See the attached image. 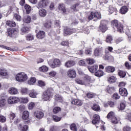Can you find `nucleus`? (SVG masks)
Here are the masks:
<instances>
[{
	"label": "nucleus",
	"instance_id": "f257e3e1",
	"mask_svg": "<svg viewBox=\"0 0 131 131\" xmlns=\"http://www.w3.org/2000/svg\"><path fill=\"white\" fill-rule=\"evenodd\" d=\"M54 96V89L49 88L45 90L42 95V99L43 101H50Z\"/></svg>",
	"mask_w": 131,
	"mask_h": 131
},
{
	"label": "nucleus",
	"instance_id": "f03ea898",
	"mask_svg": "<svg viewBox=\"0 0 131 131\" xmlns=\"http://www.w3.org/2000/svg\"><path fill=\"white\" fill-rule=\"evenodd\" d=\"M111 25L113 28H117V31L119 33H124L123 25L122 23L119 22L118 20L114 19L111 21Z\"/></svg>",
	"mask_w": 131,
	"mask_h": 131
},
{
	"label": "nucleus",
	"instance_id": "7ed1b4c3",
	"mask_svg": "<svg viewBox=\"0 0 131 131\" xmlns=\"http://www.w3.org/2000/svg\"><path fill=\"white\" fill-rule=\"evenodd\" d=\"M93 21H97L99 20H101L102 19V15L101 13L97 11H92L88 17V21H91V20H93Z\"/></svg>",
	"mask_w": 131,
	"mask_h": 131
},
{
	"label": "nucleus",
	"instance_id": "20e7f679",
	"mask_svg": "<svg viewBox=\"0 0 131 131\" xmlns=\"http://www.w3.org/2000/svg\"><path fill=\"white\" fill-rule=\"evenodd\" d=\"M15 78L18 82H25L28 79V76L25 73H19L16 75Z\"/></svg>",
	"mask_w": 131,
	"mask_h": 131
},
{
	"label": "nucleus",
	"instance_id": "39448f33",
	"mask_svg": "<svg viewBox=\"0 0 131 131\" xmlns=\"http://www.w3.org/2000/svg\"><path fill=\"white\" fill-rule=\"evenodd\" d=\"M19 31L16 28H9L7 29V34L10 37H16Z\"/></svg>",
	"mask_w": 131,
	"mask_h": 131
},
{
	"label": "nucleus",
	"instance_id": "423d86ee",
	"mask_svg": "<svg viewBox=\"0 0 131 131\" xmlns=\"http://www.w3.org/2000/svg\"><path fill=\"white\" fill-rule=\"evenodd\" d=\"M104 54V50H103V47H97L94 50L93 56L94 57H102Z\"/></svg>",
	"mask_w": 131,
	"mask_h": 131
},
{
	"label": "nucleus",
	"instance_id": "0eeeda50",
	"mask_svg": "<svg viewBox=\"0 0 131 131\" xmlns=\"http://www.w3.org/2000/svg\"><path fill=\"white\" fill-rule=\"evenodd\" d=\"M99 30L102 33L106 32L108 30V27L106 25L105 20H101L100 25L99 26Z\"/></svg>",
	"mask_w": 131,
	"mask_h": 131
},
{
	"label": "nucleus",
	"instance_id": "6e6552de",
	"mask_svg": "<svg viewBox=\"0 0 131 131\" xmlns=\"http://www.w3.org/2000/svg\"><path fill=\"white\" fill-rule=\"evenodd\" d=\"M49 5L48 0H41L38 2L36 7L37 9H42V8H46Z\"/></svg>",
	"mask_w": 131,
	"mask_h": 131
},
{
	"label": "nucleus",
	"instance_id": "1a4fd4ad",
	"mask_svg": "<svg viewBox=\"0 0 131 131\" xmlns=\"http://www.w3.org/2000/svg\"><path fill=\"white\" fill-rule=\"evenodd\" d=\"M101 121V119L100 118V116L99 115H94L93 117L92 123L96 126L97 128L99 127V123Z\"/></svg>",
	"mask_w": 131,
	"mask_h": 131
},
{
	"label": "nucleus",
	"instance_id": "9d476101",
	"mask_svg": "<svg viewBox=\"0 0 131 131\" xmlns=\"http://www.w3.org/2000/svg\"><path fill=\"white\" fill-rule=\"evenodd\" d=\"M20 102V98L16 97L10 96L8 99V103L9 104H16Z\"/></svg>",
	"mask_w": 131,
	"mask_h": 131
},
{
	"label": "nucleus",
	"instance_id": "9b49d317",
	"mask_svg": "<svg viewBox=\"0 0 131 131\" xmlns=\"http://www.w3.org/2000/svg\"><path fill=\"white\" fill-rule=\"evenodd\" d=\"M61 64H62V63L60 59L55 58L53 60V63H50V66L51 68H57V67H60Z\"/></svg>",
	"mask_w": 131,
	"mask_h": 131
},
{
	"label": "nucleus",
	"instance_id": "f8f14e48",
	"mask_svg": "<svg viewBox=\"0 0 131 131\" xmlns=\"http://www.w3.org/2000/svg\"><path fill=\"white\" fill-rule=\"evenodd\" d=\"M106 117L108 119H111L112 123H114V124L118 123V121L120 120L119 118H117L114 115H107Z\"/></svg>",
	"mask_w": 131,
	"mask_h": 131
},
{
	"label": "nucleus",
	"instance_id": "ddd939ff",
	"mask_svg": "<svg viewBox=\"0 0 131 131\" xmlns=\"http://www.w3.org/2000/svg\"><path fill=\"white\" fill-rule=\"evenodd\" d=\"M74 32H75V29H70L67 27L64 29V36H67V35H71V34L74 33Z\"/></svg>",
	"mask_w": 131,
	"mask_h": 131
},
{
	"label": "nucleus",
	"instance_id": "4468645a",
	"mask_svg": "<svg viewBox=\"0 0 131 131\" xmlns=\"http://www.w3.org/2000/svg\"><path fill=\"white\" fill-rule=\"evenodd\" d=\"M68 76L70 78H75L76 77V72L73 69H70L67 72Z\"/></svg>",
	"mask_w": 131,
	"mask_h": 131
},
{
	"label": "nucleus",
	"instance_id": "2eb2a0df",
	"mask_svg": "<svg viewBox=\"0 0 131 131\" xmlns=\"http://www.w3.org/2000/svg\"><path fill=\"white\" fill-rule=\"evenodd\" d=\"M119 93L122 97H127L128 93H127V90L124 88H120L119 89Z\"/></svg>",
	"mask_w": 131,
	"mask_h": 131
},
{
	"label": "nucleus",
	"instance_id": "dca6fc26",
	"mask_svg": "<svg viewBox=\"0 0 131 131\" xmlns=\"http://www.w3.org/2000/svg\"><path fill=\"white\" fill-rule=\"evenodd\" d=\"M71 103L73 105H76V106H82V104H83L81 100L75 98L72 99Z\"/></svg>",
	"mask_w": 131,
	"mask_h": 131
},
{
	"label": "nucleus",
	"instance_id": "f3484780",
	"mask_svg": "<svg viewBox=\"0 0 131 131\" xmlns=\"http://www.w3.org/2000/svg\"><path fill=\"white\" fill-rule=\"evenodd\" d=\"M76 63L73 60H68V61L64 63V66L67 68H71V67H73L74 65H75Z\"/></svg>",
	"mask_w": 131,
	"mask_h": 131
},
{
	"label": "nucleus",
	"instance_id": "a211bd4d",
	"mask_svg": "<svg viewBox=\"0 0 131 131\" xmlns=\"http://www.w3.org/2000/svg\"><path fill=\"white\" fill-rule=\"evenodd\" d=\"M37 38L38 39H42L46 36V32L43 31H39L36 35Z\"/></svg>",
	"mask_w": 131,
	"mask_h": 131
},
{
	"label": "nucleus",
	"instance_id": "6ab92c4d",
	"mask_svg": "<svg viewBox=\"0 0 131 131\" xmlns=\"http://www.w3.org/2000/svg\"><path fill=\"white\" fill-rule=\"evenodd\" d=\"M88 70H89L90 72H91L92 73H96V72L98 69V65L94 64L93 66H89L88 67Z\"/></svg>",
	"mask_w": 131,
	"mask_h": 131
},
{
	"label": "nucleus",
	"instance_id": "aec40b11",
	"mask_svg": "<svg viewBox=\"0 0 131 131\" xmlns=\"http://www.w3.org/2000/svg\"><path fill=\"white\" fill-rule=\"evenodd\" d=\"M58 9L59 10V11L62 12L63 14H66V12H67L66 7H65V5H64V4H59Z\"/></svg>",
	"mask_w": 131,
	"mask_h": 131
},
{
	"label": "nucleus",
	"instance_id": "412c9836",
	"mask_svg": "<svg viewBox=\"0 0 131 131\" xmlns=\"http://www.w3.org/2000/svg\"><path fill=\"white\" fill-rule=\"evenodd\" d=\"M105 70L107 73H113L115 71V67L107 66L105 68Z\"/></svg>",
	"mask_w": 131,
	"mask_h": 131
},
{
	"label": "nucleus",
	"instance_id": "4be33fe9",
	"mask_svg": "<svg viewBox=\"0 0 131 131\" xmlns=\"http://www.w3.org/2000/svg\"><path fill=\"white\" fill-rule=\"evenodd\" d=\"M38 95V93H37V91L34 90H31L29 94V97H30V98H36V96H37Z\"/></svg>",
	"mask_w": 131,
	"mask_h": 131
},
{
	"label": "nucleus",
	"instance_id": "5701e85b",
	"mask_svg": "<svg viewBox=\"0 0 131 131\" xmlns=\"http://www.w3.org/2000/svg\"><path fill=\"white\" fill-rule=\"evenodd\" d=\"M8 93L10 95H17L18 94V90L14 87H11L9 89Z\"/></svg>",
	"mask_w": 131,
	"mask_h": 131
},
{
	"label": "nucleus",
	"instance_id": "b1692460",
	"mask_svg": "<svg viewBox=\"0 0 131 131\" xmlns=\"http://www.w3.org/2000/svg\"><path fill=\"white\" fill-rule=\"evenodd\" d=\"M128 12V8L127 6H123L120 9V13L122 14V15H124V14H126Z\"/></svg>",
	"mask_w": 131,
	"mask_h": 131
},
{
	"label": "nucleus",
	"instance_id": "393cba45",
	"mask_svg": "<svg viewBox=\"0 0 131 131\" xmlns=\"http://www.w3.org/2000/svg\"><path fill=\"white\" fill-rule=\"evenodd\" d=\"M105 92H106V93H108V94L111 95V94H113V93L115 92V88L114 86L110 87L109 86H107V87L105 89Z\"/></svg>",
	"mask_w": 131,
	"mask_h": 131
},
{
	"label": "nucleus",
	"instance_id": "a878e982",
	"mask_svg": "<svg viewBox=\"0 0 131 131\" xmlns=\"http://www.w3.org/2000/svg\"><path fill=\"white\" fill-rule=\"evenodd\" d=\"M63 117H64V116L61 115H53L52 116V118L54 121H55V122H58L60 121L61 119L63 118Z\"/></svg>",
	"mask_w": 131,
	"mask_h": 131
},
{
	"label": "nucleus",
	"instance_id": "bb28decb",
	"mask_svg": "<svg viewBox=\"0 0 131 131\" xmlns=\"http://www.w3.org/2000/svg\"><path fill=\"white\" fill-rule=\"evenodd\" d=\"M83 85H88V84H90V82H91V78L89 76H85L83 78Z\"/></svg>",
	"mask_w": 131,
	"mask_h": 131
},
{
	"label": "nucleus",
	"instance_id": "cd10ccee",
	"mask_svg": "<svg viewBox=\"0 0 131 131\" xmlns=\"http://www.w3.org/2000/svg\"><path fill=\"white\" fill-rule=\"evenodd\" d=\"M111 58V56H110V54H109V51L108 50H105V55L103 56V59L104 60L109 61Z\"/></svg>",
	"mask_w": 131,
	"mask_h": 131
},
{
	"label": "nucleus",
	"instance_id": "c85d7f7f",
	"mask_svg": "<svg viewBox=\"0 0 131 131\" xmlns=\"http://www.w3.org/2000/svg\"><path fill=\"white\" fill-rule=\"evenodd\" d=\"M24 9L26 10L27 15H29L31 12V6L28 4H25L24 6Z\"/></svg>",
	"mask_w": 131,
	"mask_h": 131
},
{
	"label": "nucleus",
	"instance_id": "c756f323",
	"mask_svg": "<svg viewBox=\"0 0 131 131\" xmlns=\"http://www.w3.org/2000/svg\"><path fill=\"white\" fill-rule=\"evenodd\" d=\"M79 6H80V3H76L71 7V10H73L75 12H77V11H78L77 9L79 8Z\"/></svg>",
	"mask_w": 131,
	"mask_h": 131
},
{
	"label": "nucleus",
	"instance_id": "7c9ffc66",
	"mask_svg": "<svg viewBox=\"0 0 131 131\" xmlns=\"http://www.w3.org/2000/svg\"><path fill=\"white\" fill-rule=\"evenodd\" d=\"M0 76H8V70L5 69H0Z\"/></svg>",
	"mask_w": 131,
	"mask_h": 131
},
{
	"label": "nucleus",
	"instance_id": "2f4dec72",
	"mask_svg": "<svg viewBox=\"0 0 131 131\" xmlns=\"http://www.w3.org/2000/svg\"><path fill=\"white\" fill-rule=\"evenodd\" d=\"M112 40H113V37L111 35H107L105 38V42L107 43H112Z\"/></svg>",
	"mask_w": 131,
	"mask_h": 131
},
{
	"label": "nucleus",
	"instance_id": "473e14b6",
	"mask_svg": "<svg viewBox=\"0 0 131 131\" xmlns=\"http://www.w3.org/2000/svg\"><path fill=\"white\" fill-rule=\"evenodd\" d=\"M23 21L25 23L29 24V23H30V22H31V17H30V16L29 15L24 16L23 18Z\"/></svg>",
	"mask_w": 131,
	"mask_h": 131
},
{
	"label": "nucleus",
	"instance_id": "72a5a7b5",
	"mask_svg": "<svg viewBox=\"0 0 131 131\" xmlns=\"http://www.w3.org/2000/svg\"><path fill=\"white\" fill-rule=\"evenodd\" d=\"M95 75L97 77H101L104 75V72L101 70H98L95 72Z\"/></svg>",
	"mask_w": 131,
	"mask_h": 131
},
{
	"label": "nucleus",
	"instance_id": "f704fd0d",
	"mask_svg": "<svg viewBox=\"0 0 131 131\" xmlns=\"http://www.w3.org/2000/svg\"><path fill=\"white\" fill-rule=\"evenodd\" d=\"M20 31H21L23 33H28V32L30 31V27L27 26L23 27L21 28Z\"/></svg>",
	"mask_w": 131,
	"mask_h": 131
},
{
	"label": "nucleus",
	"instance_id": "c9c22d12",
	"mask_svg": "<svg viewBox=\"0 0 131 131\" xmlns=\"http://www.w3.org/2000/svg\"><path fill=\"white\" fill-rule=\"evenodd\" d=\"M39 15L40 17H46L47 16V10L45 9H41L39 11Z\"/></svg>",
	"mask_w": 131,
	"mask_h": 131
},
{
	"label": "nucleus",
	"instance_id": "e433bc0d",
	"mask_svg": "<svg viewBox=\"0 0 131 131\" xmlns=\"http://www.w3.org/2000/svg\"><path fill=\"white\" fill-rule=\"evenodd\" d=\"M6 25L9 27H15L16 26V23L14 21L7 20L6 21Z\"/></svg>",
	"mask_w": 131,
	"mask_h": 131
},
{
	"label": "nucleus",
	"instance_id": "4c0bfd02",
	"mask_svg": "<svg viewBox=\"0 0 131 131\" xmlns=\"http://www.w3.org/2000/svg\"><path fill=\"white\" fill-rule=\"evenodd\" d=\"M26 40L28 41H30L31 40H34V36L31 34H29L25 36Z\"/></svg>",
	"mask_w": 131,
	"mask_h": 131
},
{
	"label": "nucleus",
	"instance_id": "58836bf2",
	"mask_svg": "<svg viewBox=\"0 0 131 131\" xmlns=\"http://www.w3.org/2000/svg\"><path fill=\"white\" fill-rule=\"evenodd\" d=\"M19 102L21 104H27L29 102V100L27 97H22L19 99Z\"/></svg>",
	"mask_w": 131,
	"mask_h": 131
},
{
	"label": "nucleus",
	"instance_id": "ea45409f",
	"mask_svg": "<svg viewBox=\"0 0 131 131\" xmlns=\"http://www.w3.org/2000/svg\"><path fill=\"white\" fill-rule=\"evenodd\" d=\"M86 97L88 98V99H94L95 97H96V93L93 92H89L86 94Z\"/></svg>",
	"mask_w": 131,
	"mask_h": 131
},
{
	"label": "nucleus",
	"instance_id": "a19ab883",
	"mask_svg": "<svg viewBox=\"0 0 131 131\" xmlns=\"http://www.w3.org/2000/svg\"><path fill=\"white\" fill-rule=\"evenodd\" d=\"M36 82V78L35 77H31L30 80L28 81V83L30 85L34 84Z\"/></svg>",
	"mask_w": 131,
	"mask_h": 131
},
{
	"label": "nucleus",
	"instance_id": "79ce46f5",
	"mask_svg": "<svg viewBox=\"0 0 131 131\" xmlns=\"http://www.w3.org/2000/svg\"><path fill=\"white\" fill-rule=\"evenodd\" d=\"M39 70L40 72H48L49 71V68L46 66H42L39 68Z\"/></svg>",
	"mask_w": 131,
	"mask_h": 131
},
{
	"label": "nucleus",
	"instance_id": "37998d69",
	"mask_svg": "<svg viewBox=\"0 0 131 131\" xmlns=\"http://www.w3.org/2000/svg\"><path fill=\"white\" fill-rule=\"evenodd\" d=\"M118 75L121 78H124L126 76V73L123 71L119 70Z\"/></svg>",
	"mask_w": 131,
	"mask_h": 131
},
{
	"label": "nucleus",
	"instance_id": "c03bdc74",
	"mask_svg": "<svg viewBox=\"0 0 131 131\" xmlns=\"http://www.w3.org/2000/svg\"><path fill=\"white\" fill-rule=\"evenodd\" d=\"M62 110V108L59 106H55L53 110V112L54 114H57V113H59V112H61Z\"/></svg>",
	"mask_w": 131,
	"mask_h": 131
},
{
	"label": "nucleus",
	"instance_id": "a18cd8bd",
	"mask_svg": "<svg viewBox=\"0 0 131 131\" xmlns=\"http://www.w3.org/2000/svg\"><path fill=\"white\" fill-rule=\"evenodd\" d=\"M125 107H126V104H125V102H120V105L118 106V109H119V110H124V109H125Z\"/></svg>",
	"mask_w": 131,
	"mask_h": 131
},
{
	"label": "nucleus",
	"instance_id": "49530a36",
	"mask_svg": "<svg viewBox=\"0 0 131 131\" xmlns=\"http://www.w3.org/2000/svg\"><path fill=\"white\" fill-rule=\"evenodd\" d=\"M85 61L89 65H93L95 63V59L94 58H86Z\"/></svg>",
	"mask_w": 131,
	"mask_h": 131
},
{
	"label": "nucleus",
	"instance_id": "de8ad7c7",
	"mask_svg": "<svg viewBox=\"0 0 131 131\" xmlns=\"http://www.w3.org/2000/svg\"><path fill=\"white\" fill-rule=\"evenodd\" d=\"M75 82L78 84H81V85H83V83H84L83 79H81L80 78H76L75 79Z\"/></svg>",
	"mask_w": 131,
	"mask_h": 131
},
{
	"label": "nucleus",
	"instance_id": "09e8293b",
	"mask_svg": "<svg viewBox=\"0 0 131 131\" xmlns=\"http://www.w3.org/2000/svg\"><path fill=\"white\" fill-rule=\"evenodd\" d=\"M34 107H35V103L34 102H30L28 105L29 110H33Z\"/></svg>",
	"mask_w": 131,
	"mask_h": 131
},
{
	"label": "nucleus",
	"instance_id": "8fccbe9b",
	"mask_svg": "<svg viewBox=\"0 0 131 131\" xmlns=\"http://www.w3.org/2000/svg\"><path fill=\"white\" fill-rule=\"evenodd\" d=\"M20 93L21 95H28V89L27 88H21L20 90Z\"/></svg>",
	"mask_w": 131,
	"mask_h": 131
},
{
	"label": "nucleus",
	"instance_id": "3c124183",
	"mask_svg": "<svg viewBox=\"0 0 131 131\" xmlns=\"http://www.w3.org/2000/svg\"><path fill=\"white\" fill-rule=\"evenodd\" d=\"M54 98L56 102H62V97L59 94L55 95Z\"/></svg>",
	"mask_w": 131,
	"mask_h": 131
},
{
	"label": "nucleus",
	"instance_id": "603ef678",
	"mask_svg": "<svg viewBox=\"0 0 131 131\" xmlns=\"http://www.w3.org/2000/svg\"><path fill=\"white\" fill-rule=\"evenodd\" d=\"M92 53H93V50L92 48H88L85 50V54L87 55V56H91L92 55Z\"/></svg>",
	"mask_w": 131,
	"mask_h": 131
},
{
	"label": "nucleus",
	"instance_id": "864d4df0",
	"mask_svg": "<svg viewBox=\"0 0 131 131\" xmlns=\"http://www.w3.org/2000/svg\"><path fill=\"white\" fill-rule=\"evenodd\" d=\"M93 110L94 111H100L101 108L100 107V106H99L97 104H94L93 105V106L92 107Z\"/></svg>",
	"mask_w": 131,
	"mask_h": 131
},
{
	"label": "nucleus",
	"instance_id": "5fc2aeb1",
	"mask_svg": "<svg viewBox=\"0 0 131 131\" xmlns=\"http://www.w3.org/2000/svg\"><path fill=\"white\" fill-rule=\"evenodd\" d=\"M112 98L113 100H119L120 99V96L118 94V93H114L112 96Z\"/></svg>",
	"mask_w": 131,
	"mask_h": 131
},
{
	"label": "nucleus",
	"instance_id": "6e6d98bb",
	"mask_svg": "<svg viewBox=\"0 0 131 131\" xmlns=\"http://www.w3.org/2000/svg\"><path fill=\"white\" fill-rule=\"evenodd\" d=\"M60 45L61 46H63V47H68L69 46V40H66L64 41H62Z\"/></svg>",
	"mask_w": 131,
	"mask_h": 131
},
{
	"label": "nucleus",
	"instance_id": "4d7b16f0",
	"mask_svg": "<svg viewBox=\"0 0 131 131\" xmlns=\"http://www.w3.org/2000/svg\"><path fill=\"white\" fill-rule=\"evenodd\" d=\"M43 112L40 110H36L34 112V115H44Z\"/></svg>",
	"mask_w": 131,
	"mask_h": 131
},
{
	"label": "nucleus",
	"instance_id": "13d9d810",
	"mask_svg": "<svg viewBox=\"0 0 131 131\" xmlns=\"http://www.w3.org/2000/svg\"><path fill=\"white\" fill-rule=\"evenodd\" d=\"M19 127L21 131H27L28 130V126L27 125H24L23 127H22V124H19Z\"/></svg>",
	"mask_w": 131,
	"mask_h": 131
},
{
	"label": "nucleus",
	"instance_id": "bf43d9fd",
	"mask_svg": "<svg viewBox=\"0 0 131 131\" xmlns=\"http://www.w3.org/2000/svg\"><path fill=\"white\" fill-rule=\"evenodd\" d=\"M29 115H23L22 118L24 120H25V122L27 123H29Z\"/></svg>",
	"mask_w": 131,
	"mask_h": 131
},
{
	"label": "nucleus",
	"instance_id": "052dcab7",
	"mask_svg": "<svg viewBox=\"0 0 131 131\" xmlns=\"http://www.w3.org/2000/svg\"><path fill=\"white\" fill-rule=\"evenodd\" d=\"M108 82H110L111 83H114L115 82V77L114 76H112L111 77H109L107 79Z\"/></svg>",
	"mask_w": 131,
	"mask_h": 131
},
{
	"label": "nucleus",
	"instance_id": "680f3d73",
	"mask_svg": "<svg viewBox=\"0 0 131 131\" xmlns=\"http://www.w3.org/2000/svg\"><path fill=\"white\" fill-rule=\"evenodd\" d=\"M38 85L42 88V86H46V83L42 80H38Z\"/></svg>",
	"mask_w": 131,
	"mask_h": 131
},
{
	"label": "nucleus",
	"instance_id": "e2e57ef3",
	"mask_svg": "<svg viewBox=\"0 0 131 131\" xmlns=\"http://www.w3.org/2000/svg\"><path fill=\"white\" fill-rule=\"evenodd\" d=\"M59 127L56 126H52L50 127V131H59Z\"/></svg>",
	"mask_w": 131,
	"mask_h": 131
},
{
	"label": "nucleus",
	"instance_id": "0e129e2a",
	"mask_svg": "<svg viewBox=\"0 0 131 131\" xmlns=\"http://www.w3.org/2000/svg\"><path fill=\"white\" fill-rule=\"evenodd\" d=\"M6 106V99L0 100V108Z\"/></svg>",
	"mask_w": 131,
	"mask_h": 131
},
{
	"label": "nucleus",
	"instance_id": "69168bd1",
	"mask_svg": "<svg viewBox=\"0 0 131 131\" xmlns=\"http://www.w3.org/2000/svg\"><path fill=\"white\" fill-rule=\"evenodd\" d=\"M70 128L72 130L77 131V127L75 124H72L70 126Z\"/></svg>",
	"mask_w": 131,
	"mask_h": 131
},
{
	"label": "nucleus",
	"instance_id": "338daca9",
	"mask_svg": "<svg viewBox=\"0 0 131 131\" xmlns=\"http://www.w3.org/2000/svg\"><path fill=\"white\" fill-rule=\"evenodd\" d=\"M107 105H108L111 108H113L114 106H115V102L112 101H109L107 102Z\"/></svg>",
	"mask_w": 131,
	"mask_h": 131
},
{
	"label": "nucleus",
	"instance_id": "774afa93",
	"mask_svg": "<svg viewBox=\"0 0 131 131\" xmlns=\"http://www.w3.org/2000/svg\"><path fill=\"white\" fill-rule=\"evenodd\" d=\"M51 24L52 23H51V21H48L47 23H45L44 24V27H45L46 28H51Z\"/></svg>",
	"mask_w": 131,
	"mask_h": 131
}]
</instances>
